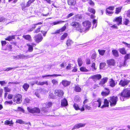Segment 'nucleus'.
<instances>
[{
	"label": "nucleus",
	"mask_w": 130,
	"mask_h": 130,
	"mask_svg": "<svg viewBox=\"0 0 130 130\" xmlns=\"http://www.w3.org/2000/svg\"><path fill=\"white\" fill-rule=\"evenodd\" d=\"M13 95L12 94H10L8 95L7 98L9 99H11L12 98Z\"/></svg>",
	"instance_id": "69168bd1"
},
{
	"label": "nucleus",
	"mask_w": 130,
	"mask_h": 130,
	"mask_svg": "<svg viewBox=\"0 0 130 130\" xmlns=\"http://www.w3.org/2000/svg\"><path fill=\"white\" fill-rule=\"evenodd\" d=\"M110 80L109 85L111 87H114L116 85L114 80L112 79H110Z\"/></svg>",
	"instance_id": "393cba45"
},
{
	"label": "nucleus",
	"mask_w": 130,
	"mask_h": 130,
	"mask_svg": "<svg viewBox=\"0 0 130 130\" xmlns=\"http://www.w3.org/2000/svg\"><path fill=\"white\" fill-rule=\"evenodd\" d=\"M4 89L6 92H9L11 91V89L7 87H5Z\"/></svg>",
	"instance_id": "13d9d810"
},
{
	"label": "nucleus",
	"mask_w": 130,
	"mask_h": 130,
	"mask_svg": "<svg viewBox=\"0 0 130 130\" xmlns=\"http://www.w3.org/2000/svg\"><path fill=\"white\" fill-rule=\"evenodd\" d=\"M122 17L120 16L115 18L113 21V22H116L117 24L119 25L122 24Z\"/></svg>",
	"instance_id": "1a4fd4ad"
},
{
	"label": "nucleus",
	"mask_w": 130,
	"mask_h": 130,
	"mask_svg": "<svg viewBox=\"0 0 130 130\" xmlns=\"http://www.w3.org/2000/svg\"><path fill=\"white\" fill-rule=\"evenodd\" d=\"M104 104L101 107V108H103L105 107L108 106L109 103L107 99H105L104 100Z\"/></svg>",
	"instance_id": "aec40b11"
},
{
	"label": "nucleus",
	"mask_w": 130,
	"mask_h": 130,
	"mask_svg": "<svg viewBox=\"0 0 130 130\" xmlns=\"http://www.w3.org/2000/svg\"><path fill=\"white\" fill-rule=\"evenodd\" d=\"M4 124L5 125L13 124V123L12 122V120L11 121H9L8 120H6L4 122Z\"/></svg>",
	"instance_id": "c9c22d12"
},
{
	"label": "nucleus",
	"mask_w": 130,
	"mask_h": 130,
	"mask_svg": "<svg viewBox=\"0 0 130 130\" xmlns=\"http://www.w3.org/2000/svg\"><path fill=\"white\" fill-rule=\"evenodd\" d=\"M52 83L54 85H56L58 84V82L56 80L53 79L52 81Z\"/></svg>",
	"instance_id": "bf43d9fd"
},
{
	"label": "nucleus",
	"mask_w": 130,
	"mask_h": 130,
	"mask_svg": "<svg viewBox=\"0 0 130 130\" xmlns=\"http://www.w3.org/2000/svg\"><path fill=\"white\" fill-rule=\"evenodd\" d=\"M54 93L56 95L59 97H62L63 94V91L60 90H56Z\"/></svg>",
	"instance_id": "9d476101"
},
{
	"label": "nucleus",
	"mask_w": 130,
	"mask_h": 130,
	"mask_svg": "<svg viewBox=\"0 0 130 130\" xmlns=\"http://www.w3.org/2000/svg\"><path fill=\"white\" fill-rule=\"evenodd\" d=\"M85 124L83 123H79L76 124L74 127L72 129L73 130L76 128H78L80 127L84 126Z\"/></svg>",
	"instance_id": "dca6fc26"
},
{
	"label": "nucleus",
	"mask_w": 130,
	"mask_h": 130,
	"mask_svg": "<svg viewBox=\"0 0 130 130\" xmlns=\"http://www.w3.org/2000/svg\"><path fill=\"white\" fill-rule=\"evenodd\" d=\"M32 27L31 28H30L28 30V31H29V32H30V31H32V30H33L35 29L36 27L35 26H34V25H32Z\"/></svg>",
	"instance_id": "338daca9"
},
{
	"label": "nucleus",
	"mask_w": 130,
	"mask_h": 130,
	"mask_svg": "<svg viewBox=\"0 0 130 130\" xmlns=\"http://www.w3.org/2000/svg\"><path fill=\"white\" fill-rule=\"evenodd\" d=\"M22 100V95L19 94H17L14 95L13 101L17 104L20 103Z\"/></svg>",
	"instance_id": "7ed1b4c3"
},
{
	"label": "nucleus",
	"mask_w": 130,
	"mask_h": 130,
	"mask_svg": "<svg viewBox=\"0 0 130 130\" xmlns=\"http://www.w3.org/2000/svg\"><path fill=\"white\" fill-rule=\"evenodd\" d=\"M18 67H13V68H11V67L8 68H7V69H6V70H6V71H8L11 70L12 69H16V68H18Z\"/></svg>",
	"instance_id": "5fc2aeb1"
},
{
	"label": "nucleus",
	"mask_w": 130,
	"mask_h": 130,
	"mask_svg": "<svg viewBox=\"0 0 130 130\" xmlns=\"http://www.w3.org/2000/svg\"><path fill=\"white\" fill-rule=\"evenodd\" d=\"M27 109L29 112L32 113H34V108L28 107Z\"/></svg>",
	"instance_id": "a19ab883"
},
{
	"label": "nucleus",
	"mask_w": 130,
	"mask_h": 130,
	"mask_svg": "<svg viewBox=\"0 0 130 130\" xmlns=\"http://www.w3.org/2000/svg\"><path fill=\"white\" fill-rule=\"evenodd\" d=\"M122 8V7H121L116 8V9L115 13L117 14H118L120 12Z\"/></svg>",
	"instance_id": "e433bc0d"
},
{
	"label": "nucleus",
	"mask_w": 130,
	"mask_h": 130,
	"mask_svg": "<svg viewBox=\"0 0 130 130\" xmlns=\"http://www.w3.org/2000/svg\"><path fill=\"white\" fill-rule=\"evenodd\" d=\"M130 58V54H127L125 56V61L124 62V66H126V60L128 59H129Z\"/></svg>",
	"instance_id": "b1692460"
},
{
	"label": "nucleus",
	"mask_w": 130,
	"mask_h": 130,
	"mask_svg": "<svg viewBox=\"0 0 130 130\" xmlns=\"http://www.w3.org/2000/svg\"><path fill=\"white\" fill-rule=\"evenodd\" d=\"M23 37L24 38L30 42L32 41L31 36L29 35H23Z\"/></svg>",
	"instance_id": "5701e85b"
},
{
	"label": "nucleus",
	"mask_w": 130,
	"mask_h": 130,
	"mask_svg": "<svg viewBox=\"0 0 130 130\" xmlns=\"http://www.w3.org/2000/svg\"><path fill=\"white\" fill-rule=\"evenodd\" d=\"M77 61L79 66H81L83 63L82 59L81 58H79L78 59Z\"/></svg>",
	"instance_id": "8fccbe9b"
},
{
	"label": "nucleus",
	"mask_w": 130,
	"mask_h": 130,
	"mask_svg": "<svg viewBox=\"0 0 130 130\" xmlns=\"http://www.w3.org/2000/svg\"><path fill=\"white\" fill-rule=\"evenodd\" d=\"M16 123H19L21 124H27L28 126L29 125L31 126V125L30 122H25L21 119H18L17 120L16 122Z\"/></svg>",
	"instance_id": "f8f14e48"
},
{
	"label": "nucleus",
	"mask_w": 130,
	"mask_h": 130,
	"mask_svg": "<svg viewBox=\"0 0 130 130\" xmlns=\"http://www.w3.org/2000/svg\"><path fill=\"white\" fill-rule=\"evenodd\" d=\"M73 42L70 39L68 40L66 42V44L68 46H71L73 43Z\"/></svg>",
	"instance_id": "c756f323"
},
{
	"label": "nucleus",
	"mask_w": 130,
	"mask_h": 130,
	"mask_svg": "<svg viewBox=\"0 0 130 130\" xmlns=\"http://www.w3.org/2000/svg\"><path fill=\"white\" fill-rule=\"evenodd\" d=\"M68 34L67 33H64L60 38V39L61 40H64L65 38L67 36Z\"/></svg>",
	"instance_id": "a18cd8bd"
},
{
	"label": "nucleus",
	"mask_w": 130,
	"mask_h": 130,
	"mask_svg": "<svg viewBox=\"0 0 130 130\" xmlns=\"http://www.w3.org/2000/svg\"><path fill=\"white\" fill-rule=\"evenodd\" d=\"M73 107L76 110H78L80 109V108H79L78 105L76 104H74Z\"/></svg>",
	"instance_id": "3c124183"
},
{
	"label": "nucleus",
	"mask_w": 130,
	"mask_h": 130,
	"mask_svg": "<svg viewBox=\"0 0 130 130\" xmlns=\"http://www.w3.org/2000/svg\"><path fill=\"white\" fill-rule=\"evenodd\" d=\"M68 3L69 5L70 6H74L76 3L75 0H68Z\"/></svg>",
	"instance_id": "a211bd4d"
},
{
	"label": "nucleus",
	"mask_w": 130,
	"mask_h": 130,
	"mask_svg": "<svg viewBox=\"0 0 130 130\" xmlns=\"http://www.w3.org/2000/svg\"><path fill=\"white\" fill-rule=\"evenodd\" d=\"M80 70L81 71L84 72H87L88 71L84 67H80Z\"/></svg>",
	"instance_id": "de8ad7c7"
},
{
	"label": "nucleus",
	"mask_w": 130,
	"mask_h": 130,
	"mask_svg": "<svg viewBox=\"0 0 130 130\" xmlns=\"http://www.w3.org/2000/svg\"><path fill=\"white\" fill-rule=\"evenodd\" d=\"M74 90L76 92H79L81 91V88L78 86L76 85L75 87Z\"/></svg>",
	"instance_id": "72a5a7b5"
},
{
	"label": "nucleus",
	"mask_w": 130,
	"mask_h": 130,
	"mask_svg": "<svg viewBox=\"0 0 130 130\" xmlns=\"http://www.w3.org/2000/svg\"><path fill=\"white\" fill-rule=\"evenodd\" d=\"M70 25L72 26L74 30L78 31L81 32L85 30L84 29L82 28L80 24L78 22H72L71 23Z\"/></svg>",
	"instance_id": "f257e3e1"
},
{
	"label": "nucleus",
	"mask_w": 130,
	"mask_h": 130,
	"mask_svg": "<svg viewBox=\"0 0 130 130\" xmlns=\"http://www.w3.org/2000/svg\"><path fill=\"white\" fill-rule=\"evenodd\" d=\"M118 95L120 96V98L121 100L122 101H124V98H125V97L123 96H122L121 95V93L119 94Z\"/></svg>",
	"instance_id": "4d7b16f0"
},
{
	"label": "nucleus",
	"mask_w": 130,
	"mask_h": 130,
	"mask_svg": "<svg viewBox=\"0 0 130 130\" xmlns=\"http://www.w3.org/2000/svg\"><path fill=\"white\" fill-rule=\"evenodd\" d=\"M107 62V63L109 65L114 66L115 64V60L112 59L108 60Z\"/></svg>",
	"instance_id": "f3484780"
},
{
	"label": "nucleus",
	"mask_w": 130,
	"mask_h": 130,
	"mask_svg": "<svg viewBox=\"0 0 130 130\" xmlns=\"http://www.w3.org/2000/svg\"><path fill=\"white\" fill-rule=\"evenodd\" d=\"M97 21L95 19H94L93 21V27L95 28L97 25Z\"/></svg>",
	"instance_id": "79ce46f5"
},
{
	"label": "nucleus",
	"mask_w": 130,
	"mask_h": 130,
	"mask_svg": "<svg viewBox=\"0 0 130 130\" xmlns=\"http://www.w3.org/2000/svg\"><path fill=\"white\" fill-rule=\"evenodd\" d=\"M67 25L66 24L64 25L61 28L59 29V30H56L55 32L54 33H52V34H59L60 32H62L64 31L66 29Z\"/></svg>",
	"instance_id": "ddd939ff"
},
{
	"label": "nucleus",
	"mask_w": 130,
	"mask_h": 130,
	"mask_svg": "<svg viewBox=\"0 0 130 130\" xmlns=\"http://www.w3.org/2000/svg\"><path fill=\"white\" fill-rule=\"evenodd\" d=\"M14 37L13 36H9L7 38H6L5 40H7L10 41L12 39H14Z\"/></svg>",
	"instance_id": "c03bdc74"
},
{
	"label": "nucleus",
	"mask_w": 130,
	"mask_h": 130,
	"mask_svg": "<svg viewBox=\"0 0 130 130\" xmlns=\"http://www.w3.org/2000/svg\"><path fill=\"white\" fill-rule=\"evenodd\" d=\"M122 43L125 44L128 48H130V44H128L127 43L124 42H122Z\"/></svg>",
	"instance_id": "0e129e2a"
},
{
	"label": "nucleus",
	"mask_w": 130,
	"mask_h": 130,
	"mask_svg": "<svg viewBox=\"0 0 130 130\" xmlns=\"http://www.w3.org/2000/svg\"><path fill=\"white\" fill-rule=\"evenodd\" d=\"M29 87V85L25 83L23 86V88H24V90L26 91L27 89Z\"/></svg>",
	"instance_id": "4c0bfd02"
},
{
	"label": "nucleus",
	"mask_w": 130,
	"mask_h": 130,
	"mask_svg": "<svg viewBox=\"0 0 130 130\" xmlns=\"http://www.w3.org/2000/svg\"><path fill=\"white\" fill-rule=\"evenodd\" d=\"M12 101H6L4 103V104L5 105H11L13 103Z\"/></svg>",
	"instance_id": "09e8293b"
},
{
	"label": "nucleus",
	"mask_w": 130,
	"mask_h": 130,
	"mask_svg": "<svg viewBox=\"0 0 130 130\" xmlns=\"http://www.w3.org/2000/svg\"><path fill=\"white\" fill-rule=\"evenodd\" d=\"M88 11L91 13H92L94 14L95 13V10L93 8L89 7L88 8Z\"/></svg>",
	"instance_id": "ea45409f"
},
{
	"label": "nucleus",
	"mask_w": 130,
	"mask_h": 130,
	"mask_svg": "<svg viewBox=\"0 0 130 130\" xmlns=\"http://www.w3.org/2000/svg\"><path fill=\"white\" fill-rule=\"evenodd\" d=\"M83 24L85 30H88L91 26V23L89 21H86L83 22Z\"/></svg>",
	"instance_id": "6e6552de"
},
{
	"label": "nucleus",
	"mask_w": 130,
	"mask_h": 130,
	"mask_svg": "<svg viewBox=\"0 0 130 130\" xmlns=\"http://www.w3.org/2000/svg\"><path fill=\"white\" fill-rule=\"evenodd\" d=\"M31 3H32L31 2V0H30L29 1H28L27 3L26 7H28L29 6Z\"/></svg>",
	"instance_id": "774afa93"
},
{
	"label": "nucleus",
	"mask_w": 130,
	"mask_h": 130,
	"mask_svg": "<svg viewBox=\"0 0 130 130\" xmlns=\"http://www.w3.org/2000/svg\"><path fill=\"white\" fill-rule=\"evenodd\" d=\"M68 105V102L67 100L65 99H64L62 100L61 102V105L63 106H65Z\"/></svg>",
	"instance_id": "6ab92c4d"
},
{
	"label": "nucleus",
	"mask_w": 130,
	"mask_h": 130,
	"mask_svg": "<svg viewBox=\"0 0 130 130\" xmlns=\"http://www.w3.org/2000/svg\"><path fill=\"white\" fill-rule=\"evenodd\" d=\"M67 21H57V22H53L52 24L53 25H57L59 24H61L63 22H66Z\"/></svg>",
	"instance_id": "bb28decb"
},
{
	"label": "nucleus",
	"mask_w": 130,
	"mask_h": 130,
	"mask_svg": "<svg viewBox=\"0 0 130 130\" xmlns=\"http://www.w3.org/2000/svg\"><path fill=\"white\" fill-rule=\"evenodd\" d=\"M118 99L117 96H113L110 98L109 101L110 103V105L111 106H113L116 105L117 101L118 100Z\"/></svg>",
	"instance_id": "20e7f679"
},
{
	"label": "nucleus",
	"mask_w": 130,
	"mask_h": 130,
	"mask_svg": "<svg viewBox=\"0 0 130 130\" xmlns=\"http://www.w3.org/2000/svg\"><path fill=\"white\" fill-rule=\"evenodd\" d=\"M113 12L112 11H110L106 9V13L107 15H110V14H112Z\"/></svg>",
	"instance_id": "680f3d73"
},
{
	"label": "nucleus",
	"mask_w": 130,
	"mask_h": 130,
	"mask_svg": "<svg viewBox=\"0 0 130 130\" xmlns=\"http://www.w3.org/2000/svg\"><path fill=\"white\" fill-rule=\"evenodd\" d=\"M106 66V63H101L100 64V68L102 69Z\"/></svg>",
	"instance_id": "864d4df0"
},
{
	"label": "nucleus",
	"mask_w": 130,
	"mask_h": 130,
	"mask_svg": "<svg viewBox=\"0 0 130 130\" xmlns=\"http://www.w3.org/2000/svg\"><path fill=\"white\" fill-rule=\"evenodd\" d=\"M70 82L65 80H63L62 82L60 83V84H62L65 87L68 86L70 84Z\"/></svg>",
	"instance_id": "4468645a"
},
{
	"label": "nucleus",
	"mask_w": 130,
	"mask_h": 130,
	"mask_svg": "<svg viewBox=\"0 0 130 130\" xmlns=\"http://www.w3.org/2000/svg\"><path fill=\"white\" fill-rule=\"evenodd\" d=\"M101 104V101L100 99L97 100L96 101L94 102L93 103V105L95 107H100Z\"/></svg>",
	"instance_id": "9b49d317"
},
{
	"label": "nucleus",
	"mask_w": 130,
	"mask_h": 130,
	"mask_svg": "<svg viewBox=\"0 0 130 130\" xmlns=\"http://www.w3.org/2000/svg\"><path fill=\"white\" fill-rule=\"evenodd\" d=\"M102 76L100 74H97L94 75L92 76V78L93 79H97L99 80L101 78Z\"/></svg>",
	"instance_id": "412c9836"
},
{
	"label": "nucleus",
	"mask_w": 130,
	"mask_h": 130,
	"mask_svg": "<svg viewBox=\"0 0 130 130\" xmlns=\"http://www.w3.org/2000/svg\"><path fill=\"white\" fill-rule=\"evenodd\" d=\"M114 6H110L108 7L107 9H109L110 10H112L114 9Z\"/></svg>",
	"instance_id": "e2e57ef3"
},
{
	"label": "nucleus",
	"mask_w": 130,
	"mask_h": 130,
	"mask_svg": "<svg viewBox=\"0 0 130 130\" xmlns=\"http://www.w3.org/2000/svg\"><path fill=\"white\" fill-rule=\"evenodd\" d=\"M6 19L3 17H0V22H3L5 21Z\"/></svg>",
	"instance_id": "603ef678"
},
{
	"label": "nucleus",
	"mask_w": 130,
	"mask_h": 130,
	"mask_svg": "<svg viewBox=\"0 0 130 130\" xmlns=\"http://www.w3.org/2000/svg\"><path fill=\"white\" fill-rule=\"evenodd\" d=\"M27 46L28 47V51L30 52H32L33 50V46L29 43L27 44Z\"/></svg>",
	"instance_id": "c85d7f7f"
},
{
	"label": "nucleus",
	"mask_w": 130,
	"mask_h": 130,
	"mask_svg": "<svg viewBox=\"0 0 130 130\" xmlns=\"http://www.w3.org/2000/svg\"><path fill=\"white\" fill-rule=\"evenodd\" d=\"M75 20L76 21H79L82 18L81 15L80 14L76 15L74 16Z\"/></svg>",
	"instance_id": "2f4dec72"
},
{
	"label": "nucleus",
	"mask_w": 130,
	"mask_h": 130,
	"mask_svg": "<svg viewBox=\"0 0 130 130\" xmlns=\"http://www.w3.org/2000/svg\"><path fill=\"white\" fill-rule=\"evenodd\" d=\"M120 52L122 54H126V51L124 48L119 49Z\"/></svg>",
	"instance_id": "f704fd0d"
},
{
	"label": "nucleus",
	"mask_w": 130,
	"mask_h": 130,
	"mask_svg": "<svg viewBox=\"0 0 130 130\" xmlns=\"http://www.w3.org/2000/svg\"><path fill=\"white\" fill-rule=\"evenodd\" d=\"M32 57V56L30 55H26L23 54H21L16 56H13V58L14 59L16 60L21 59H26Z\"/></svg>",
	"instance_id": "f03ea898"
},
{
	"label": "nucleus",
	"mask_w": 130,
	"mask_h": 130,
	"mask_svg": "<svg viewBox=\"0 0 130 130\" xmlns=\"http://www.w3.org/2000/svg\"><path fill=\"white\" fill-rule=\"evenodd\" d=\"M105 89L108 91L107 92L103 91L101 92V94L103 96H107L108 95L110 91L108 89L105 88Z\"/></svg>",
	"instance_id": "a878e982"
},
{
	"label": "nucleus",
	"mask_w": 130,
	"mask_h": 130,
	"mask_svg": "<svg viewBox=\"0 0 130 130\" xmlns=\"http://www.w3.org/2000/svg\"><path fill=\"white\" fill-rule=\"evenodd\" d=\"M34 113H39L40 112V110L38 107H34Z\"/></svg>",
	"instance_id": "473e14b6"
},
{
	"label": "nucleus",
	"mask_w": 130,
	"mask_h": 130,
	"mask_svg": "<svg viewBox=\"0 0 130 130\" xmlns=\"http://www.w3.org/2000/svg\"><path fill=\"white\" fill-rule=\"evenodd\" d=\"M44 104L46 105V107L48 108L52 106V104L51 102H49L48 103H46Z\"/></svg>",
	"instance_id": "58836bf2"
},
{
	"label": "nucleus",
	"mask_w": 130,
	"mask_h": 130,
	"mask_svg": "<svg viewBox=\"0 0 130 130\" xmlns=\"http://www.w3.org/2000/svg\"><path fill=\"white\" fill-rule=\"evenodd\" d=\"M121 95L126 97H129L130 96V90L127 88L124 89L123 91L121 93Z\"/></svg>",
	"instance_id": "423d86ee"
},
{
	"label": "nucleus",
	"mask_w": 130,
	"mask_h": 130,
	"mask_svg": "<svg viewBox=\"0 0 130 130\" xmlns=\"http://www.w3.org/2000/svg\"><path fill=\"white\" fill-rule=\"evenodd\" d=\"M130 82V80H128L126 79H121L119 83V85L121 86L124 87L127 86Z\"/></svg>",
	"instance_id": "39448f33"
},
{
	"label": "nucleus",
	"mask_w": 130,
	"mask_h": 130,
	"mask_svg": "<svg viewBox=\"0 0 130 130\" xmlns=\"http://www.w3.org/2000/svg\"><path fill=\"white\" fill-rule=\"evenodd\" d=\"M34 82H35V84H37L38 85H43L44 84H46L47 85H48V83L47 81H44L42 82H38L37 80L35 81Z\"/></svg>",
	"instance_id": "2eb2a0df"
},
{
	"label": "nucleus",
	"mask_w": 130,
	"mask_h": 130,
	"mask_svg": "<svg viewBox=\"0 0 130 130\" xmlns=\"http://www.w3.org/2000/svg\"><path fill=\"white\" fill-rule=\"evenodd\" d=\"M34 38L36 42L39 43L42 41L43 39V37L41 34H39L35 35Z\"/></svg>",
	"instance_id": "0eeeda50"
},
{
	"label": "nucleus",
	"mask_w": 130,
	"mask_h": 130,
	"mask_svg": "<svg viewBox=\"0 0 130 130\" xmlns=\"http://www.w3.org/2000/svg\"><path fill=\"white\" fill-rule=\"evenodd\" d=\"M62 76L60 74H54L53 75H46L43 76H42V77L44 78V77H48V76H55V77H57L58 76Z\"/></svg>",
	"instance_id": "cd10ccee"
},
{
	"label": "nucleus",
	"mask_w": 130,
	"mask_h": 130,
	"mask_svg": "<svg viewBox=\"0 0 130 130\" xmlns=\"http://www.w3.org/2000/svg\"><path fill=\"white\" fill-rule=\"evenodd\" d=\"M112 52L113 56L116 57H118L119 56V54L118 51L115 50H112Z\"/></svg>",
	"instance_id": "7c9ffc66"
},
{
	"label": "nucleus",
	"mask_w": 130,
	"mask_h": 130,
	"mask_svg": "<svg viewBox=\"0 0 130 130\" xmlns=\"http://www.w3.org/2000/svg\"><path fill=\"white\" fill-rule=\"evenodd\" d=\"M88 3L91 6H94V4L92 0H88Z\"/></svg>",
	"instance_id": "6e6d98bb"
},
{
	"label": "nucleus",
	"mask_w": 130,
	"mask_h": 130,
	"mask_svg": "<svg viewBox=\"0 0 130 130\" xmlns=\"http://www.w3.org/2000/svg\"><path fill=\"white\" fill-rule=\"evenodd\" d=\"M108 78H105L102 79L101 81L100 82L99 85H104L105 83L107 82V80Z\"/></svg>",
	"instance_id": "4be33fe9"
},
{
	"label": "nucleus",
	"mask_w": 130,
	"mask_h": 130,
	"mask_svg": "<svg viewBox=\"0 0 130 130\" xmlns=\"http://www.w3.org/2000/svg\"><path fill=\"white\" fill-rule=\"evenodd\" d=\"M41 111L43 112L46 113L48 112V109L46 108V107H44L41 109Z\"/></svg>",
	"instance_id": "37998d69"
},
{
	"label": "nucleus",
	"mask_w": 130,
	"mask_h": 130,
	"mask_svg": "<svg viewBox=\"0 0 130 130\" xmlns=\"http://www.w3.org/2000/svg\"><path fill=\"white\" fill-rule=\"evenodd\" d=\"M98 51L100 54L101 55H103L105 52V51L104 50H99Z\"/></svg>",
	"instance_id": "49530a36"
},
{
	"label": "nucleus",
	"mask_w": 130,
	"mask_h": 130,
	"mask_svg": "<svg viewBox=\"0 0 130 130\" xmlns=\"http://www.w3.org/2000/svg\"><path fill=\"white\" fill-rule=\"evenodd\" d=\"M129 20L127 19H125L124 20V23L126 25H127L129 22Z\"/></svg>",
	"instance_id": "052dcab7"
}]
</instances>
